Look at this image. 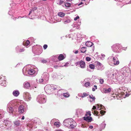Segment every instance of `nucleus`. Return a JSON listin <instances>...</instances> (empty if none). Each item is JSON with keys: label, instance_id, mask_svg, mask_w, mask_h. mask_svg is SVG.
<instances>
[{"label": "nucleus", "instance_id": "c85d7f7f", "mask_svg": "<svg viewBox=\"0 0 131 131\" xmlns=\"http://www.w3.org/2000/svg\"><path fill=\"white\" fill-rule=\"evenodd\" d=\"M37 9V8L36 7H34V8H33L32 9V10L30 12L28 15H30V14H31L32 13V11L34 12V11L36 10Z\"/></svg>", "mask_w": 131, "mask_h": 131}, {"label": "nucleus", "instance_id": "a18cd8bd", "mask_svg": "<svg viewBox=\"0 0 131 131\" xmlns=\"http://www.w3.org/2000/svg\"><path fill=\"white\" fill-rule=\"evenodd\" d=\"M58 66L57 65H55L54 66V68L55 69H57L58 67Z\"/></svg>", "mask_w": 131, "mask_h": 131}, {"label": "nucleus", "instance_id": "3c124183", "mask_svg": "<svg viewBox=\"0 0 131 131\" xmlns=\"http://www.w3.org/2000/svg\"><path fill=\"white\" fill-rule=\"evenodd\" d=\"M83 3L82 2H81L79 4H78V5H80L81 4H82Z\"/></svg>", "mask_w": 131, "mask_h": 131}, {"label": "nucleus", "instance_id": "4c0bfd02", "mask_svg": "<svg viewBox=\"0 0 131 131\" xmlns=\"http://www.w3.org/2000/svg\"><path fill=\"white\" fill-rule=\"evenodd\" d=\"M47 62V61L46 60H42L41 62L43 63H46Z\"/></svg>", "mask_w": 131, "mask_h": 131}, {"label": "nucleus", "instance_id": "58836bf2", "mask_svg": "<svg viewBox=\"0 0 131 131\" xmlns=\"http://www.w3.org/2000/svg\"><path fill=\"white\" fill-rule=\"evenodd\" d=\"M100 82L102 84L104 82V80L103 79H101L100 80Z\"/></svg>", "mask_w": 131, "mask_h": 131}, {"label": "nucleus", "instance_id": "4468645a", "mask_svg": "<svg viewBox=\"0 0 131 131\" xmlns=\"http://www.w3.org/2000/svg\"><path fill=\"white\" fill-rule=\"evenodd\" d=\"M30 42L28 40H27L26 41H24L23 43V45L25 46H28L30 44Z\"/></svg>", "mask_w": 131, "mask_h": 131}, {"label": "nucleus", "instance_id": "aec40b11", "mask_svg": "<svg viewBox=\"0 0 131 131\" xmlns=\"http://www.w3.org/2000/svg\"><path fill=\"white\" fill-rule=\"evenodd\" d=\"M14 124L16 126H19L20 125V122L19 121H18L14 122Z\"/></svg>", "mask_w": 131, "mask_h": 131}, {"label": "nucleus", "instance_id": "de8ad7c7", "mask_svg": "<svg viewBox=\"0 0 131 131\" xmlns=\"http://www.w3.org/2000/svg\"><path fill=\"white\" fill-rule=\"evenodd\" d=\"M6 122H7V123L8 122V121H5V123ZM9 123V122H8V123L6 124H5V125L6 126H7V125H8V123Z\"/></svg>", "mask_w": 131, "mask_h": 131}, {"label": "nucleus", "instance_id": "603ef678", "mask_svg": "<svg viewBox=\"0 0 131 131\" xmlns=\"http://www.w3.org/2000/svg\"><path fill=\"white\" fill-rule=\"evenodd\" d=\"M25 118V117H24V116H23L22 117V119H23V120Z\"/></svg>", "mask_w": 131, "mask_h": 131}, {"label": "nucleus", "instance_id": "e433bc0d", "mask_svg": "<svg viewBox=\"0 0 131 131\" xmlns=\"http://www.w3.org/2000/svg\"><path fill=\"white\" fill-rule=\"evenodd\" d=\"M48 47V46L47 45H44L43 46V48L45 50Z\"/></svg>", "mask_w": 131, "mask_h": 131}, {"label": "nucleus", "instance_id": "7ed1b4c3", "mask_svg": "<svg viewBox=\"0 0 131 131\" xmlns=\"http://www.w3.org/2000/svg\"><path fill=\"white\" fill-rule=\"evenodd\" d=\"M5 78L2 75V76H0V83L2 85L4 86L5 85L6 81Z\"/></svg>", "mask_w": 131, "mask_h": 131}, {"label": "nucleus", "instance_id": "c9c22d12", "mask_svg": "<svg viewBox=\"0 0 131 131\" xmlns=\"http://www.w3.org/2000/svg\"><path fill=\"white\" fill-rule=\"evenodd\" d=\"M94 87L95 88H93L92 89V90L93 91H95V90L97 89V86L96 85H94Z\"/></svg>", "mask_w": 131, "mask_h": 131}, {"label": "nucleus", "instance_id": "09e8293b", "mask_svg": "<svg viewBox=\"0 0 131 131\" xmlns=\"http://www.w3.org/2000/svg\"><path fill=\"white\" fill-rule=\"evenodd\" d=\"M81 127L83 128H84L85 127V126L83 124H82Z\"/></svg>", "mask_w": 131, "mask_h": 131}, {"label": "nucleus", "instance_id": "b1692460", "mask_svg": "<svg viewBox=\"0 0 131 131\" xmlns=\"http://www.w3.org/2000/svg\"><path fill=\"white\" fill-rule=\"evenodd\" d=\"M90 85V83L89 82H88L85 83L84 84V85L86 87L89 86Z\"/></svg>", "mask_w": 131, "mask_h": 131}, {"label": "nucleus", "instance_id": "0eeeda50", "mask_svg": "<svg viewBox=\"0 0 131 131\" xmlns=\"http://www.w3.org/2000/svg\"><path fill=\"white\" fill-rule=\"evenodd\" d=\"M83 119L84 120L87 121L88 122H91L92 120V117L89 116L84 117Z\"/></svg>", "mask_w": 131, "mask_h": 131}, {"label": "nucleus", "instance_id": "f704fd0d", "mask_svg": "<svg viewBox=\"0 0 131 131\" xmlns=\"http://www.w3.org/2000/svg\"><path fill=\"white\" fill-rule=\"evenodd\" d=\"M86 60L88 61H89L91 60V58H90L89 57H87L86 58Z\"/></svg>", "mask_w": 131, "mask_h": 131}, {"label": "nucleus", "instance_id": "f257e3e1", "mask_svg": "<svg viewBox=\"0 0 131 131\" xmlns=\"http://www.w3.org/2000/svg\"><path fill=\"white\" fill-rule=\"evenodd\" d=\"M73 121L72 119H67L65 120L63 122V125L64 126L67 127H69L70 125H71L72 121Z\"/></svg>", "mask_w": 131, "mask_h": 131}, {"label": "nucleus", "instance_id": "dca6fc26", "mask_svg": "<svg viewBox=\"0 0 131 131\" xmlns=\"http://www.w3.org/2000/svg\"><path fill=\"white\" fill-rule=\"evenodd\" d=\"M111 91V89L110 88H109L107 89H104V91L105 93H109Z\"/></svg>", "mask_w": 131, "mask_h": 131}, {"label": "nucleus", "instance_id": "79ce46f5", "mask_svg": "<svg viewBox=\"0 0 131 131\" xmlns=\"http://www.w3.org/2000/svg\"><path fill=\"white\" fill-rule=\"evenodd\" d=\"M24 51V49L23 48V49H20V50H19V52H21Z\"/></svg>", "mask_w": 131, "mask_h": 131}, {"label": "nucleus", "instance_id": "5701e85b", "mask_svg": "<svg viewBox=\"0 0 131 131\" xmlns=\"http://www.w3.org/2000/svg\"><path fill=\"white\" fill-rule=\"evenodd\" d=\"M89 97L91 99H92V100H90V102H92L95 100V98L93 96V95H92V96H90V95H89Z\"/></svg>", "mask_w": 131, "mask_h": 131}, {"label": "nucleus", "instance_id": "ddd939ff", "mask_svg": "<svg viewBox=\"0 0 131 131\" xmlns=\"http://www.w3.org/2000/svg\"><path fill=\"white\" fill-rule=\"evenodd\" d=\"M116 58L115 57H113V61L114 62V64L115 65H118L119 64V61L118 60H117L116 62V63H115L116 62Z\"/></svg>", "mask_w": 131, "mask_h": 131}, {"label": "nucleus", "instance_id": "39448f33", "mask_svg": "<svg viewBox=\"0 0 131 131\" xmlns=\"http://www.w3.org/2000/svg\"><path fill=\"white\" fill-rule=\"evenodd\" d=\"M120 47V45L118 43L114 45L112 47V49L114 50H116L118 49Z\"/></svg>", "mask_w": 131, "mask_h": 131}, {"label": "nucleus", "instance_id": "f8f14e48", "mask_svg": "<svg viewBox=\"0 0 131 131\" xmlns=\"http://www.w3.org/2000/svg\"><path fill=\"white\" fill-rule=\"evenodd\" d=\"M35 73V71L33 69H30L28 71V74L32 75L34 74Z\"/></svg>", "mask_w": 131, "mask_h": 131}, {"label": "nucleus", "instance_id": "8fccbe9b", "mask_svg": "<svg viewBox=\"0 0 131 131\" xmlns=\"http://www.w3.org/2000/svg\"><path fill=\"white\" fill-rule=\"evenodd\" d=\"M79 63H80V61L77 62V63H76V64L77 65L79 64L80 65Z\"/></svg>", "mask_w": 131, "mask_h": 131}, {"label": "nucleus", "instance_id": "9b49d317", "mask_svg": "<svg viewBox=\"0 0 131 131\" xmlns=\"http://www.w3.org/2000/svg\"><path fill=\"white\" fill-rule=\"evenodd\" d=\"M93 44V43L90 41H87L85 43L86 46L88 47H91Z\"/></svg>", "mask_w": 131, "mask_h": 131}, {"label": "nucleus", "instance_id": "393cba45", "mask_svg": "<svg viewBox=\"0 0 131 131\" xmlns=\"http://www.w3.org/2000/svg\"><path fill=\"white\" fill-rule=\"evenodd\" d=\"M60 123L58 122H56L54 123V125L57 127H58L60 126Z\"/></svg>", "mask_w": 131, "mask_h": 131}, {"label": "nucleus", "instance_id": "c03bdc74", "mask_svg": "<svg viewBox=\"0 0 131 131\" xmlns=\"http://www.w3.org/2000/svg\"><path fill=\"white\" fill-rule=\"evenodd\" d=\"M97 64L99 65V66H100L101 65V63L98 62H97Z\"/></svg>", "mask_w": 131, "mask_h": 131}, {"label": "nucleus", "instance_id": "4d7b16f0", "mask_svg": "<svg viewBox=\"0 0 131 131\" xmlns=\"http://www.w3.org/2000/svg\"><path fill=\"white\" fill-rule=\"evenodd\" d=\"M64 66H66V65H65H65H64Z\"/></svg>", "mask_w": 131, "mask_h": 131}, {"label": "nucleus", "instance_id": "cd10ccee", "mask_svg": "<svg viewBox=\"0 0 131 131\" xmlns=\"http://www.w3.org/2000/svg\"><path fill=\"white\" fill-rule=\"evenodd\" d=\"M65 5L66 7H69L70 6V4L68 3H66L65 4Z\"/></svg>", "mask_w": 131, "mask_h": 131}, {"label": "nucleus", "instance_id": "6ab92c4d", "mask_svg": "<svg viewBox=\"0 0 131 131\" xmlns=\"http://www.w3.org/2000/svg\"><path fill=\"white\" fill-rule=\"evenodd\" d=\"M89 95L87 93L84 92L83 93V94L80 96L81 98H84V97L87 96Z\"/></svg>", "mask_w": 131, "mask_h": 131}, {"label": "nucleus", "instance_id": "a19ab883", "mask_svg": "<svg viewBox=\"0 0 131 131\" xmlns=\"http://www.w3.org/2000/svg\"><path fill=\"white\" fill-rule=\"evenodd\" d=\"M79 18V17L78 16H77L76 17L74 18V20H77Z\"/></svg>", "mask_w": 131, "mask_h": 131}, {"label": "nucleus", "instance_id": "864d4df0", "mask_svg": "<svg viewBox=\"0 0 131 131\" xmlns=\"http://www.w3.org/2000/svg\"><path fill=\"white\" fill-rule=\"evenodd\" d=\"M78 51H76L75 52V54H77V53H78Z\"/></svg>", "mask_w": 131, "mask_h": 131}, {"label": "nucleus", "instance_id": "2eb2a0df", "mask_svg": "<svg viewBox=\"0 0 131 131\" xmlns=\"http://www.w3.org/2000/svg\"><path fill=\"white\" fill-rule=\"evenodd\" d=\"M7 110L9 113H13L14 111V110L13 108L11 107H9L8 108Z\"/></svg>", "mask_w": 131, "mask_h": 131}, {"label": "nucleus", "instance_id": "7c9ffc66", "mask_svg": "<svg viewBox=\"0 0 131 131\" xmlns=\"http://www.w3.org/2000/svg\"><path fill=\"white\" fill-rule=\"evenodd\" d=\"M70 19H68L64 21V23L65 24H67V23H70Z\"/></svg>", "mask_w": 131, "mask_h": 131}, {"label": "nucleus", "instance_id": "4be33fe9", "mask_svg": "<svg viewBox=\"0 0 131 131\" xmlns=\"http://www.w3.org/2000/svg\"><path fill=\"white\" fill-rule=\"evenodd\" d=\"M58 15L61 17H64V16L65 14L64 13H63L62 12H60L58 13Z\"/></svg>", "mask_w": 131, "mask_h": 131}, {"label": "nucleus", "instance_id": "c756f323", "mask_svg": "<svg viewBox=\"0 0 131 131\" xmlns=\"http://www.w3.org/2000/svg\"><path fill=\"white\" fill-rule=\"evenodd\" d=\"M88 115H89V116H90L91 115V112L90 111H89L88 112H87L86 114L85 115V116H88Z\"/></svg>", "mask_w": 131, "mask_h": 131}, {"label": "nucleus", "instance_id": "a878e982", "mask_svg": "<svg viewBox=\"0 0 131 131\" xmlns=\"http://www.w3.org/2000/svg\"><path fill=\"white\" fill-rule=\"evenodd\" d=\"M89 67L91 69H94L95 68L94 65L92 64H90L89 65Z\"/></svg>", "mask_w": 131, "mask_h": 131}, {"label": "nucleus", "instance_id": "37998d69", "mask_svg": "<svg viewBox=\"0 0 131 131\" xmlns=\"http://www.w3.org/2000/svg\"><path fill=\"white\" fill-rule=\"evenodd\" d=\"M92 111H93V110H95L96 109V107L95 106H93V107L92 108Z\"/></svg>", "mask_w": 131, "mask_h": 131}, {"label": "nucleus", "instance_id": "13d9d810", "mask_svg": "<svg viewBox=\"0 0 131 131\" xmlns=\"http://www.w3.org/2000/svg\"><path fill=\"white\" fill-rule=\"evenodd\" d=\"M43 99L44 100H45V98H43Z\"/></svg>", "mask_w": 131, "mask_h": 131}, {"label": "nucleus", "instance_id": "f3484780", "mask_svg": "<svg viewBox=\"0 0 131 131\" xmlns=\"http://www.w3.org/2000/svg\"><path fill=\"white\" fill-rule=\"evenodd\" d=\"M30 86V84L29 83H25L24 85V87L26 89H28Z\"/></svg>", "mask_w": 131, "mask_h": 131}, {"label": "nucleus", "instance_id": "6e6d98bb", "mask_svg": "<svg viewBox=\"0 0 131 131\" xmlns=\"http://www.w3.org/2000/svg\"><path fill=\"white\" fill-rule=\"evenodd\" d=\"M37 81L38 82V80L37 79Z\"/></svg>", "mask_w": 131, "mask_h": 131}, {"label": "nucleus", "instance_id": "20e7f679", "mask_svg": "<svg viewBox=\"0 0 131 131\" xmlns=\"http://www.w3.org/2000/svg\"><path fill=\"white\" fill-rule=\"evenodd\" d=\"M18 112L20 114H22L25 112L24 106L23 105H20L18 108Z\"/></svg>", "mask_w": 131, "mask_h": 131}, {"label": "nucleus", "instance_id": "49530a36", "mask_svg": "<svg viewBox=\"0 0 131 131\" xmlns=\"http://www.w3.org/2000/svg\"><path fill=\"white\" fill-rule=\"evenodd\" d=\"M89 128L91 129H92L93 128V127L91 125L89 126Z\"/></svg>", "mask_w": 131, "mask_h": 131}, {"label": "nucleus", "instance_id": "ea45409f", "mask_svg": "<svg viewBox=\"0 0 131 131\" xmlns=\"http://www.w3.org/2000/svg\"><path fill=\"white\" fill-rule=\"evenodd\" d=\"M64 2L63 1L60 0V1L59 4L60 5H61L62 4H63Z\"/></svg>", "mask_w": 131, "mask_h": 131}, {"label": "nucleus", "instance_id": "6e6552de", "mask_svg": "<svg viewBox=\"0 0 131 131\" xmlns=\"http://www.w3.org/2000/svg\"><path fill=\"white\" fill-rule=\"evenodd\" d=\"M80 68H84L85 66V62L81 60L80 61Z\"/></svg>", "mask_w": 131, "mask_h": 131}, {"label": "nucleus", "instance_id": "9d476101", "mask_svg": "<svg viewBox=\"0 0 131 131\" xmlns=\"http://www.w3.org/2000/svg\"><path fill=\"white\" fill-rule=\"evenodd\" d=\"M45 90L48 92H50L51 91V89H52V87L50 86H46L45 88Z\"/></svg>", "mask_w": 131, "mask_h": 131}, {"label": "nucleus", "instance_id": "bf43d9fd", "mask_svg": "<svg viewBox=\"0 0 131 131\" xmlns=\"http://www.w3.org/2000/svg\"><path fill=\"white\" fill-rule=\"evenodd\" d=\"M114 75V74H113V75Z\"/></svg>", "mask_w": 131, "mask_h": 131}, {"label": "nucleus", "instance_id": "5fc2aeb1", "mask_svg": "<svg viewBox=\"0 0 131 131\" xmlns=\"http://www.w3.org/2000/svg\"><path fill=\"white\" fill-rule=\"evenodd\" d=\"M67 1H69V0H66ZM70 1H72V0H70Z\"/></svg>", "mask_w": 131, "mask_h": 131}, {"label": "nucleus", "instance_id": "412c9836", "mask_svg": "<svg viewBox=\"0 0 131 131\" xmlns=\"http://www.w3.org/2000/svg\"><path fill=\"white\" fill-rule=\"evenodd\" d=\"M81 51L82 53H84L86 51V48L83 47L81 48Z\"/></svg>", "mask_w": 131, "mask_h": 131}, {"label": "nucleus", "instance_id": "473e14b6", "mask_svg": "<svg viewBox=\"0 0 131 131\" xmlns=\"http://www.w3.org/2000/svg\"><path fill=\"white\" fill-rule=\"evenodd\" d=\"M105 112H106L103 110H101L100 111V114L102 115H104Z\"/></svg>", "mask_w": 131, "mask_h": 131}, {"label": "nucleus", "instance_id": "a211bd4d", "mask_svg": "<svg viewBox=\"0 0 131 131\" xmlns=\"http://www.w3.org/2000/svg\"><path fill=\"white\" fill-rule=\"evenodd\" d=\"M13 95L15 96H17L19 94V92L17 91H14L13 93Z\"/></svg>", "mask_w": 131, "mask_h": 131}, {"label": "nucleus", "instance_id": "1a4fd4ad", "mask_svg": "<svg viewBox=\"0 0 131 131\" xmlns=\"http://www.w3.org/2000/svg\"><path fill=\"white\" fill-rule=\"evenodd\" d=\"M65 58L64 56L62 54H60L58 57V59L59 61H61L64 59Z\"/></svg>", "mask_w": 131, "mask_h": 131}, {"label": "nucleus", "instance_id": "423d86ee", "mask_svg": "<svg viewBox=\"0 0 131 131\" xmlns=\"http://www.w3.org/2000/svg\"><path fill=\"white\" fill-rule=\"evenodd\" d=\"M69 127V128H74L76 126L77 124L73 120L72 121V122Z\"/></svg>", "mask_w": 131, "mask_h": 131}, {"label": "nucleus", "instance_id": "72a5a7b5", "mask_svg": "<svg viewBox=\"0 0 131 131\" xmlns=\"http://www.w3.org/2000/svg\"><path fill=\"white\" fill-rule=\"evenodd\" d=\"M93 113L94 114V115H97V114L99 113V112L98 111H94V112H93Z\"/></svg>", "mask_w": 131, "mask_h": 131}, {"label": "nucleus", "instance_id": "f03ea898", "mask_svg": "<svg viewBox=\"0 0 131 131\" xmlns=\"http://www.w3.org/2000/svg\"><path fill=\"white\" fill-rule=\"evenodd\" d=\"M24 99L27 101L30 100L31 99L29 93L27 92H25L24 93Z\"/></svg>", "mask_w": 131, "mask_h": 131}, {"label": "nucleus", "instance_id": "2f4dec72", "mask_svg": "<svg viewBox=\"0 0 131 131\" xmlns=\"http://www.w3.org/2000/svg\"><path fill=\"white\" fill-rule=\"evenodd\" d=\"M43 81V79L42 78H40L38 80V82L39 83H42Z\"/></svg>", "mask_w": 131, "mask_h": 131}, {"label": "nucleus", "instance_id": "bb28decb", "mask_svg": "<svg viewBox=\"0 0 131 131\" xmlns=\"http://www.w3.org/2000/svg\"><path fill=\"white\" fill-rule=\"evenodd\" d=\"M63 95L64 97H69L70 95L69 93H64Z\"/></svg>", "mask_w": 131, "mask_h": 131}]
</instances>
